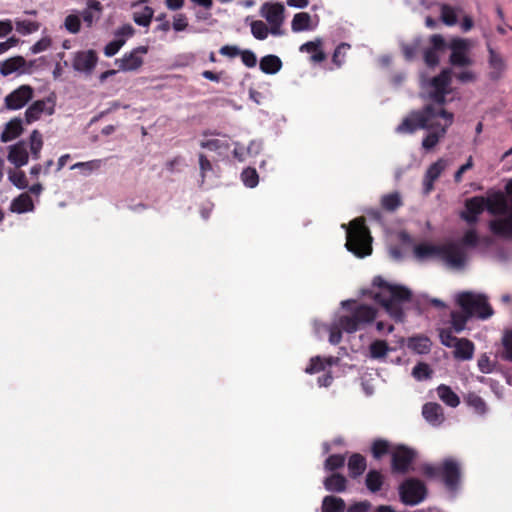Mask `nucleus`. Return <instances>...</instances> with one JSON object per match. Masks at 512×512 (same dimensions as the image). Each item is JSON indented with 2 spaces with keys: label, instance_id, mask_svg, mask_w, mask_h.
<instances>
[{
  "label": "nucleus",
  "instance_id": "13",
  "mask_svg": "<svg viewBox=\"0 0 512 512\" xmlns=\"http://www.w3.org/2000/svg\"><path fill=\"white\" fill-rule=\"evenodd\" d=\"M55 103L51 98L41 99L33 102L25 111V123L32 124L38 121L43 114L52 115Z\"/></svg>",
  "mask_w": 512,
  "mask_h": 512
},
{
  "label": "nucleus",
  "instance_id": "32",
  "mask_svg": "<svg viewBox=\"0 0 512 512\" xmlns=\"http://www.w3.org/2000/svg\"><path fill=\"white\" fill-rule=\"evenodd\" d=\"M311 16L307 12L296 13L291 22V29L293 32H302L312 30Z\"/></svg>",
  "mask_w": 512,
  "mask_h": 512
},
{
  "label": "nucleus",
  "instance_id": "10",
  "mask_svg": "<svg viewBox=\"0 0 512 512\" xmlns=\"http://www.w3.org/2000/svg\"><path fill=\"white\" fill-rule=\"evenodd\" d=\"M261 15L270 24V33L274 36L283 35L281 29L284 22L285 7L282 3H264L260 8Z\"/></svg>",
  "mask_w": 512,
  "mask_h": 512
},
{
  "label": "nucleus",
  "instance_id": "62",
  "mask_svg": "<svg viewBox=\"0 0 512 512\" xmlns=\"http://www.w3.org/2000/svg\"><path fill=\"white\" fill-rule=\"evenodd\" d=\"M241 56V60L243 64L249 68L255 67L257 63V58L254 52L250 50L241 51L239 54Z\"/></svg>",
  "mask_w": 512,
  "mask_h": 512
},
{
  "label": "nucleus",
  "instance_id": "4",
  "mask_svg": "<svg viewBox=\"0 0 512 512\" xmlns=\"http://www.w3.org/2000/svg\"><path fill=\"white\" fill-rule=\"evenodd\" d=\"M346 238L345 246L355 256L364 258L372 253V237L364 218H356L350 222Z\"/></svg>",
  "mask_w": 512,
  "mask_h": 512
},
{
  "label": "nucleus",
  "instance_id": "44",
  "mask_svg": "<svg viewBox=\"0 0 512 512\" xmlns=\"http://www.w3.org/2000/svg\"><path fill=\"white\" fill-rule=\"evenodd\" d=\"M390 451V444L387 440L376 439L371 446L372 456L379 460Z\"/></svg>",
  "mask_w": 512,
  "mask_h": 512
},
{
  "label": "nucleus",
  "instance_id": "35",
  "mask_svg": "<svg viewBox=\"0 0 512 512\" xmlns=\"http://www.w3.org/2000/svg\"><path fill=\"white\" fill-rule=\"evenodd\" d=\"M345 508V501L340 497L328 495L322 501L323 512H344Z\"/></svg>",
  "mask_w": 512,
  "mask_h": 512
},
{
  "label": "nucleus",
  "instance_id": "6",
  "mask_svg": "<svg viewBox=\"0 0 512 512\" xmlns=\"http://www.w3.org/2000/svg\"><path fill=\"white\" fill-rule=\"evenodd\" d=\"M423 473L430 478L441 477L446 487L454 490L460 482L461 471L457 461L447 458L440 466L425 465Z\"/></svg>",
  "mask_w": 512,
  "mask_h": 512
},
{
  "label": "nucleus",
  "instance_id": "50",
  "mask_svg": "<svg viewBox=\"0 0 512 512\" xmlns=\"http://www.w3.org/2000/svg\"><path fill=\"white\" fill-rule=\"evenodd\" d=\"M432 373L430 366L424 362H419L412 370V376L418 381L431 378Z\"/></svg>",
  "mask_w": 512,
  "mask_h": 512
},
{
  "label": "nucleus",
  "instance_id": "48",
  "mask_svg": "<svg viewBox=\"0 0 512 512\" xmlns=\"http://www.w3.org/2000/svg\"><path fill=\"white\" fill-rule=\"evenodd\" d=\"M440 9L441 20L445 25L453 26L457 23L456 10L452 6L448 4H442Z\"/></svg>",
  "mask_w": 512,
  "mask_h": 512
},
{
  "label": "nucleus",
  "instance_id": "2",
  "mask_svg": "<svg viewBox=\"0 0 512 512\" xmlns=\"http://www.w3.org/2000/svg\"><path fill=\"white\" fill-rule=\"evenodd\" d=\"M372 284L380 289V291L374 295V300L380 304L396 322H402L405 317L402 304L411 300V291L404 286L390 284L381 276H376Z\"/></svg>",
  "mask_w": 512,
  "mask_h": 512
},
{
  "label": "nucleus",
  "instance_id": "23",
  "mask_svg": "<svg viewBox=\"0 0 512 512\" xmlns=\"http://www.w3.org/2000/svg\"><path fill=\"white\" fill-rule=\"evenodd\" d=\"M29 159L27 148L24 142H19L10 147L8 160L16 167H21L27 164Z\"/></svg>",
  "mask_w": 512,
  "mask_h": 512
},
{
  "label": "nucleus",
  "instance_id": "61",
  "mask_svg": "<svg viewBox=\"0 0 512 512\" xmlns=\"http://www.w3.org/2000/svg\"><path fill=\"white\" fill-rule=\"evenodd\" d=\"M424 61L428 67H435L439 64L438 51L428 48L424 51Z\"/></svg>",
  "mask_w": 512,
  "mask_h": 512
},
{
  "label": "nucleus",
  "instance_id": "59",
  "mask_svg": "<svg viewBox=\"0 0 512 512\" xmlns=\"http://www.w3.org/2000/svg\"><path fill=\"white\" fill-rule=\"evenodd\" d=\"M65 28L73 34H76L80 31L81 22L80 18L77 15L70 14L65 18Z\"/></svg>",
  "mask_w": 512,
  "mask_h": 512
},
{
  "label": "nucleus",
  "instance_id": "25",
  "mask_svg": "<svg viewBox=\"0 0 512 512\" xmlns=\"http://www.w3.org/2000/svg\"><path fill=\"white\" fill-rule=\"evenodd\" d=\"M10 210L18 214L33 211L34 203L31 196L28 193L20 194L12 200Z\"/></svg>",
  "mask_w": 512,
  "mask_h": 512
},
{
  "label": "nucleus",
  "instance_id": "54",
  "mask_svg": "<svg viewBox=\"0 0 512 512\" xmlns=\"http://www.w3.org/2000/svg\"><path fill=\"white\" fill-rule=\"evenodd\" d=\"M478 242H479V237H478L477 232L474 229H470L465 232V234L461 238L460 243H458V244L464 250V248L462 246L476 247L478 245Z\"/></svg>",
  "mask_w": 512,
  "mask_h": 512
},
{
  "label": "nucleus",
  "instance_id": "27",
  "mask_svg": "<svg viewBox=\"0 0 512 512\" xmlns=\"http://www.w3.org/2000/svg\"><path fill=\"white\" fill-rule=\"evenodd\" d=\"M385 482L384 475L376 469H371L368 471L365 477V486L369 492L375 494L379 492Z\"/></svg>",
  "mask_w": 512,
  "mask_h": 512
},
{
  "label": "nucleus",
  "instance_id": "19",
  "mask_svg": "<svg viewBox=\"0 0 512 512\" xmlns=\"http://www.w3.org/2000/svg\"><path fill=\"white\" fill-rule=\"evenodd\" d=\"M504 218L491 220L489 228L491 232L499 237L512 238V215H504Z\"/></svg>",
  "mask_w": 512,
  "mask_h": 512
},
{
  "label": "nucleus",
  "instance_id": "41",
  "mask_svg": "<svg viewBox=\"0 0 512 512\" xmlns=\"http://www.w3.org/2000/svg\"><path fill=\"white\" fill-rule=\"evenodd\" d=\"M452 328L456 333L462 332L467 324V321L471 318L464 311H452L450 314Z\"/></svg>",
  "mask_w": 512,
  "mask_h": 512
},
{
  "label": "nucleus",
  "instance_id": "11",
  "mask_svg": "<svg viewBox=\"0 0 512 512\" xmlns=\"http://www.w3.org/2000/svg\"><path fill=\"white\" fill-rule=\"evenodd\" d=\"M33 95L34 90L31 86L21 85L5 97V107L9 110H19L33 98Z\"/></svg>",
  "mask_w": 512,
  "mask_h": 512
},
{
  "label": "nucleus",
  "instance_id": "39",
  "mask_svg": "<svg viewBox=\"0 0 512 512\" xmlns=\"http://www.w3.org/2000/svg\"><path fill=\"white\" fill-rule=\"evenodd\" d=\"M486 198L483 196H474L465 202V208L470 214L479 216L486 209Z\"/></svg>",
  "mask_w": 512,
  "mask_h": 512
},
{
  "label": "nucleus",
  "instance_id": "64",
  "mask_svg": "<svg viewBox=\"0 0 512 512\" xmlns=\"http://www.w3.org/2000/svg\"><path fill=\"white\" fill-rule=\"evenodd\" d=\"M430 43L432 47L431 49H435L436 51H443L446 47V42L444 38L439 34H434L430 38Z\"/></svg>",
  "mask_w": 512,
  "mask_h": 512
},
{
  "label": "nucleus",
  "instance_id": "63",
  "mask_svg": "<svg viewBox=\"0 0 512 512\" xmlns=\"http://www.w3.org/2000/svg\"><path fill=\"white\" fill-rule=\"evenodd\" d=\"M372 507V504L368 500H363L351 504L347 512H368Z\"/></svg>",
  "mask_w": 512,
  "mask_h": 512
},
{
  "label": "nucleus",
  "instance_id": "58",
  "mask_svg": "<svg viewBox=\"0 0 512 512\" xmlns=\"http://www.w3.org/2000/svg\"><path fill=\"white\" fill-rule=\"evenodd\" d=\"M9 180L19 189H25L28 187V181L23 171L10 173Z\"/></svg>",
  "mask_w": 512,
  "mask_h": 512
},
{
  "label": "nucleus",
  "instance_id": "30",
  "mask_svg": "<svg viewBox=\"0 0 512 512\" xmlns=\"http://www.w3.org/2000/svg\"><path fill=\"white\" fill-rule=\"evenodd\" d=\"M22 132V120L20 118H14L6 124V127L0 136V139L2 142H9L20 136Z\"/></svg>",
  "mask_w": 512,
  "mask_h": 512
},
{
  "label": "nucleus",
  "instance_id": "49",
  "mask_svg": "<svg viewBox=\"0 0 512 512\" xmlns=\"http://www.w3.org/2000/svg\"><path fill=\"white\" fill-rule=\"evenodd\" d=\"M241 179L248 188H254L258 185L259 176L255 168L248 167L241 173Z\"/></svg>",
  "mask_w": 512,
  "mask_h": 512
},
{
  "label": "nucleus",
  "instance_id": "38",
  "mask_svg": "<svg viewBox=\"0 0 512 512\" xmlns=\"http://www.w3.org/2000/svg\"><path fill=\"white\" fill-rule=\"evenodd\" d=\"M380 204L385 211L394 212L402 206L403 202L400 194L398 192H393L383 195L381 197Z\"/></svg>",
  "mask_w": 512,
  "mask_h": 512
},
{
  "label": "nucleus",
  "instance_id": "5",
  "mask_svg": "<svg viewBox=\"0 0 512 512\" xmlns=\"http://www.w3.org/2000/svg\"><path fill=\"white\" fill-rule=\"evenodd\" d=\"M350 312V315L341 316L339 319L342 330L347 333H354L365 325L372 323L377 316V310L366 304H358L351 308Z\"/></svg>",
  "mask_w": 512,
  "mask_h": 512
},
{
  "label": "nucleus",
  "instance_id": "18",
  "mask_svg": "<svg viewBox=\"0 0 512 512\" xmlns=\"http://www.w3.org/2000/svg\"><path fill=\"white\" fill-rule=\"evenodd\" d=\"M422 415L433 426H438L444 421L443 408L436 402L425 403L422 407Z\"/></svg>",
  "mask_w": 512,
  "mask_h": 512
},
{
  "label": "nucleus",
  "instance_id": "3",
  "mask_svg": "<svg viewBox=\"0 0 512 512\" xmlns=\"http://www.w3.org/2000/svg\"><path fill=\"white\" fill-rule=\"evenodd\" d=\"M413 252L419 260L439 258L452 268H462L466 263V252L457 242L442 245L421 243L414 247Z\"/></svg>",
  "mask_w": 512,
  "mask_h": 512
},
{
  "label": "nucleus",
  "instance_id": "29",
  "mask_svg": "<svg viewBox=\"0 0 512 512\" xmlns=\"http://www.w3.org/2000/svg\"><path fill=\"white\" fill-rule=\"evenodd\" d=\"M407 346L417 354H428L431 351L432 342L427 336L410 337Z\"/></svg>",
  "mask_w": 512,
  "mask_h": 512
},
{
  "label": "nucleus",
  "instance_id": "55",
  "mask_svg": "<svg viewBox=\"0 0 512 512\" xmlns=\"http://www.w3.org/2000/svg\"><path fill=\"white\" fill-rule=\"evenodd\" d=\"M467 403L469 406L473 407L478 414H484L486 412L485 401L476 394H469Z\"/></svg>",
  "mask_w": 512,
  "mask_h": 512
},
{
  "label": "nucleus",
  "instance_id": "36",
  "mask_svg": "<svg viewBox=\"0 0 512 512\" xmlns=\"http://www.w3.org/2000/svg\"><path fill=\"white\" fill-rule=\"evenodd\" d=\"M437 393L439 398L450 407H457L460 403L458 395L447 385L438 386Z\"/></svg>",
  "mask_w": 512,
  "mask_h": 512
},
{
  "label": "nucleus",
  "instance_id": "60",
  "mask_svg": "<svg viewBox=\"0 0 512 512\" xmlns=\"http://www.w3.org/2000/svg\"><path fill=\"white\" fill-rule=\"evenodd\" d=\"M125 44V39L120 38L109 42L104 48V54L107 57H112L118 53L121 47Z\"/></svg>",
  "mask_w": 512,
  "mask_h": 512
},
{
  "label": "nucleus",
  "instance_id": "7",
  "mask_svg": "<svg viewBox=\"0 0 512 512\" xmlns=\"http://www.w3.org/2000/svg\"><path fill=\"white\" fill-rule=\"evenodd\" d=\"M457 304L468 316H477L487 319L493 314V309L483 295H475L472 292H462L457 297Z\"/></svg>",
  "mask_w": 512,
  "mask_h": 512
},
{
  "label": "nucleus",
  "instance_id": "15",
  "mask_svg": "<svg viewBox=\"0 0 512 512\" xmlns=\"http://www.w3.org/2000/svg\"><path fill=\"white\" fill-rule=\"evenodd\" d=\"M447 166V160L440 158L428 167L423 179V193L425 195L432 192L434 189V182L441 176Z\"/></svg>",
  "mask_w": 512,
  "mask_h": 512
},
{
  "label": "nucleus",
  "instance_id": "42",
  "mask_svg": "<svg viewBox=\"0 0 512 512\" xmlns=\"http://www.w3.org/2000/svg\"><path fill=\"white\" fill-rule=\"evenodd\" d=\"M154 9L150 6H145L142 12H135L133 14L134 22L142 27H148L153 19Z\"/></svg>",
  "mask_w": 512,
  "mask_h": 512
},
{
  "label": "nucleus",
  "instance_id": "52",
  "mask_svg": "<svg viewBox=\"0 0 512 512\" xmlns=\"http://www.w3.org/2000/svg\"><path fill=\"white\" fill-rule=\"evenodd\" d=\"M40 28V24L35 21L30 20H20L16 21V30L20 34L26 35L31 34L33 32L38 31Z\"/></svg>",
  "mask_w": 512,
  "mask_h": 512
},
{
  "label": "nucleus",
  "instance_id": "16",
  "mask_svg": "<svg viewBox=\"0 0 512 512\" xmlns=\"http://www.w3.org/2000/svg\"><path fill=\"white\" fill-rule=\"evenodd\" d=\"M451 55L450 63L454 66L465 67L472 64V60L467 56V41L464 39H454L450 45Z\"/></svg>",
  "mask_w": 512,
  "mask_h": 512
},
{
  "label": "nucleus",
  "instance_id": "24",
  "mask_svg": "<svg viewBox=\"0 0 512 512\" xmlns=\"http://www.w3.org/2000/svg\"><path fill=\"white\" fill-rule=\"evenodd\" d=\"M299 50L301 52L310 53V60L314 63H320L326 59V54L322 50V41L320 39L302 44Z\"/></svg>",
  "mask_w": 512,
  "mask_h": 512
},
{
  "label": "nucleus",
  "instance_id": "51",
  "mask_svg": "<svg viewBox=\"0 0 512 512\" xmlns=\"http://www.w3.org/2000/svg\"><path fill=\"white\" fill-rule=\"evenodd\" d=\"M270 29H268L267 25L261 21L256 20L251 23V33L258 40H264L268 37Z\"/></svg>",
  "mask_w": 512,
  "mask_h": 512
},
{
  "label": "nucleus",
  "instance_id": "45",
  "mask_svg": "<svg viewBox=\"0 0 512 512\" xmlns=\"http://www.w3.org/2000/svg\"><path fill=\"white\" fill-rule=\"evenodd\" d=\"M502 347L501 358L503 360L512 362V330H505L502 336Z\"/></svg>",
  "mask_w": 512,
  "mask_h": 512
},
{
  "label": "nucleus",
  "instance_id": "8",
  "mask_svg": "<svg viewBox=\"0 0 512 512\" xmlns=\"http://www.w3.org/2000/svg\"><path fill=\"white\" fill-rule=\"evenodd\" d=\"M400 501L404 505L414 506L423 502L427 497L426 485L417 478L404 480L398 488Z\"/></svg>",
  "mask_w": 512,
  "mask_h": 512
},
{
  "label": "nucleus",
  "instance_id": "31",
  "mask_svg": "<svg viewBox=\"0 0 512 512\" xmlns=\"http://www.w3.org/2000/svg\"><path fill=\"white\" fill-rule=\"evenodd\" d=\"M336 363L334 357L322 358L321 356H314L310 359L308 366L305 368L307 374H316L325 370L327 366H332Z\"/></svg>",
  "mask_w": 512,
  "mask_h": 512
},
{
  "label": "nucleus",
  "instance_id": "43",
  "mask_svg": "<svg viewBox=\"0 0 512 512\" xmlns=\"http://www.w3.org/2000/svg\"><path fill=\"white\" fill-rule=\"evenodd\" d=\"M346 456L343 454H332L324 462V469L334 472L345 465Z\"/></svg>",
  "mask_w": 512,
  "mask_h": 512
},
{
  "label": "nucleus",
  "instance_id": "33",
  "mask_svg": "<svg viewBox=\"0 0 512 512\" xmlns=\"http://www.w3.org/2000/svg\"><path fill=\"white\" fill-rule=\"evenodd\" d=\"M25 64L26 61L22 56L12 57L0 64V72L3 76H8L23 68Z\"/></svg>",
  "mask_w": 512,
  "mask_h": 512
},
{
  "label": "nucleus",
  "instance_id": "9",
  "mask_svg": "<svg viewBox=\"0 0 512 512\" xmlns=\"http://www.w3.org/2000/svg\"><path fill=\"white\" fill-rule=\"evenodd\" d=\"M417 452L405 445H397L391 452V470L394 474H407L412 469Z\"/></svg>",
  "mask_w": 512,
  "mask_h": 512
},
{
  "label": "nucleus",
  "instance_id": "34",
  "mask_svg": "<svg viewBox=\"0 0 512 512\" xmlns=\"http://www.w3.org/2000/svg\"><path fill=\"white\" fill-rule=\"evenodd\" d=\"M281 67L282 61L276 55H266L260 60V69L266 74H275Z\"/></svg>",
  "mask_w": 512,
  "mask_h": 512
},
{
  "label": "nucleus",
  "instance_id": "17",
  "mask_svg": "<svg viewBox=\"0 0 512 512\" xmlns=\"http://www.w3.org/2000/svg\"><path fill=\"white\" fill-rule=\"evenodd\" d=\"M486 209L492 215H506L509 211L506 197L497 191L486 198Z\"/></svg>",
  "mask_w": 512,
  "mask_h": 512
},
{
  "label": "nucleus",
  "instance_id": "46",
  "mask_svg": "<svg viewBox=\"0 0 512 512\" xmlns=\"http://www.w3.org/2000/svg\"><path fill=\"white\" fill-rule=\"evenodd\" d=\"M43 146L42 135L38 130H33L30 135V151L34 159L40 157V151Z\"/></svg>",
  "mask_w": 512,
  "mask_h": 512
},
{
  "label": "nucleus",
  "instance_id": "21",
  "mask_svg": "<svg viewBox=\"0 0 512 512\" xmlns=\"http://www.w3.org/2000/svg\"><path fill=\"white\" fill-rule=\"evenodd\" d=\"M349 477L352 479L359 478L367 468V460L360 453H352L347 462Z\"/></svg>",
  "mask_w": 512,
  "mask_h": 512
},
{
  "label": "nucleus",
  "instance_id": "28",
  "mask_svg": "<svg viewBox=\"0 0 512 512\" xmlns=\"http://www.w3.org/2000/svg\"><path fill=\"white\" fill-rule=\"evenodd\" d=\"M103 10V6L99 1L88 0L87 7L81 13L83 21L88 27H91L95 18L98 19Z\"/></svg>",
  "mask_w": 512,
  "mask_h": 512
},
{
  "label": "nucleus",
  "instance_id": "37",
  "mask_svg": "<svg viewBox=\"0 0 512 512\" xmlns=\"http://www.w3.org/2000/svg\"><path fill=\"white\" fill-rule=\"evenodd\" d=\"M451 83V73L450 70L444 69L441 73L435 77H433L430 81V86L435 91H449V86Z\"/></svg>",
  "mask_w": 512,
  "mask_h": 512
},
{
  "label": "nucleus",
  "instance_id": "14",
  "mask_svg": "<svg viewBox=\"0 0 512 512\" xmlns=\"http://www.w3.org/2000/svg\"><path fill=\"white\" fill-rule=\"evenodd\" d=\"M97 61L98 56L94 50L79 51L74 55L72 67L78 72L91 74Z\"/></svg>",
  "mask_w": 512,
  "mask_h": 512
},
{
  "label": "nucleus",
  "instance_id": "1",
  "mask_svg": "<svg viewBox=\"0 0 512 512\" xmlns=\"http://www.w3.org/2000/svg\"><path fill=\"white\" fill-rule=\"evenodd\" d=\"M453 119V113L445 109H437L433 105H425L421 110L412 111L404 118L396 131L398 133H413L418 129L433 130L422 141V147L425 150H431L445 136Z\"/></svg>",
  "mask_w": 512,
  "mask_h": 512
},
{
  "label": "nucleus",
  "instance_id": "53",
  "mask_svg": "<svg viewBox=\"0 0 512 512\" xmlns=\"http://www.w3.org/2000/svg\"><path fill=\"white\" fill-rule=\"evenodd\" d=\"M351 48L350 44L348 43H341L339 44L332 56V62L337 66L341 67V65L344 62V58L346 56L347 51Z\"/></svg>",
  "mask_w": 512,
  "mask_h": 512
},
{
  "label": "nucleus",
  "instance_id": "40",
  "mask_svg": "<svg viewBox=\"0 0 512 512\" xmlns=\"http://www.w3.org/2000/svg\"><path fill=\"white\" fill-rule=\"evenodd\" d=\"M389 350L390 348L384 340H375L369 345V354L372 359L384 358Z\"/></svg>",
  "mask_w": 512,
  "mask_h": 512
},
{
  "label": "nucleus",
  "instance_id": "22",
  "mask_svg": "<svg viewBox=\"0 0 512 512\" xmlns=\"http://www.w3.org/2000/svg\"><path fill=\"white\" fill-rule=\"evenodd\" d=\"M347 484L348 480L346 477L340 473L335 472L327 476L323 481L324 488L327 491L334 493H342L346 491Z\"/></svg>",
  "mask_w": 512,
  "mask_h": 512
},
{
  "label": "nucleus",
  "instance_id": "56",
  "mask_svg": "<svg viewBox=\"0 0 512 512\" xmlns=\"http://www.w3.org/2000/svg\"><path fill=\"white\" fill-rule=\"evenodd\" d=\"M439 337L441 343L449 348L454 347V345L457 343V340L460 339L454 336L450 329H441L439 332Z\"/></svg>",
  "mask_w": 512,
  "mask_h": 512
},
{
  "label": "nucleus",
  "instance_id": "12",
  "mask_svg": "<svg viewBox=\"0 0 512 512\" xmlns=\"http://www.w3.org/2000/svg\"><path fill=\"white\" fill-rule=\"evenodd\" d=\"M148 53V46H139L131 52L123 55L122 58L116 59L115 64L121 71H135L143 65L141 55Z\"/></svg>",
  "mask_w": 512,
  "mask_h": 512
},
{
  "label": "nucleus",
  "instance_id": "57",
  "mask_svg": "<svg viewBox=\"0 0 512 512\" xmlns=\"http://www.w3.org/2000/svg\"><path fill=\"white\" fill-rule=\"evenodd\" d=\"M449 91H431L429 98L434 102L432 105L437 109H444L443 106L446 103V96Z\"/></svg>",
  "mask_w": 512,
  "mask_h": 512
},
{
  "label": "nucleus",
  "instance_id": "47",
  "mask_svg": "<svg viewBox=\"0 0 512 512\" xmlns=\"http://www.w3.org/2000/svg\"><path fill=\"white\" fill-rule=\"evenodd\" d=\"M200 146L204 149L218 152L228 151L230 148V145L227 141L220 139H209L206 141H201Z\"/></svg>",
  "mask_w": 512,
  "mask_h": 512
},
{
  "label": "nucleus",
  "instance_id": "26",
  "mask_svg": "<svg viewBox=\"0 0 512 512\" xmlns=\"http://www.w3.org/2000/svg\"><path fill=\"white\" fill-rule=\"evenodd\" d=\"M454 357L460 360H470L474 354V344L467 338H460L454 345Z\"/></svg>",
  "mask_w": 512,
  "mask_h": 512
},
{
  "label": "nucleus",
  "instance_id": "20",
  "mask_svg": "<svg viewBox=\"0 0 512 512\" xmlns=\"http://www.w3.org/2000/svg\"><path fill=\"white\" fill-rule=\"evenodd\" d=\"M487 48H488V53H489L488 62H489V66L491 68V72L489 73V78L491 80H498L501 77L503 71L505 70L506 64H505L502 56L499 53H497L491 47V45L488 44Z\"/></svg>",
  "mask_w": 512,
  "mask_h": 512
}]
</instances>
